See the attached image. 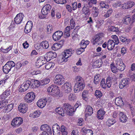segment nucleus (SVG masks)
Wrapping results in <instances>:
<instances>
[{
    "label": "nucleus",
    "mask_w": 135,
    "mask_h": 135,
    "mask_svg": "<svg viewBox=\"0 0 135 135\" xmlns=\"http://www.w3.org/2000/svg\"><path fill=\"white\" fill-rule=\"evenodd\" d=\"M112 71L114 73H116L117 70L120 71H123L125 68V66L121 59H119L116 61V64L115 66L113 65H110Z\"/></svg>",
    "instance_id": "nucleus-1"
},
{
    "label": "nucleus",
    "mask_w": 135,
    "mask_h": 135,
    "mask_svg": "<svg viewBox=\"0 0 135 135\" xmlns=\"http://www.w3.org/2000/svg\"><path fill=\"white\" fill-rule=\"evenodd\" d=\"M74 50L72 49H69L65 50L64 52H62L60 56L61 61L66 62L68 60V58L70 57L74 53Z\"/></svg>",
    "instance_id": "nucleus-2"
},
{
    "label": "nucleus",
    "mask_w": 135,
    "mask_h": 135,
    "mask_svg": "<svg viewBox=\"0 0 135 135\" xmlns=\"http://www.w3.org/2000/svg\"><path fill=\"white\" fill-rule=\"evenodd\" d=\"M47 91L49 94L54 96L59 93V89L57 86L55 85H52L47 88Z\"/></svg>",
    "instance_id": "nucleus-3"
},
{
    "label": "nucleus",
    "mask_w": 135,
    "mask_h": 135,
    "mask_svg": "<svg viewBox=\"0 0 135 135\" xmlns=\"http://www.w3.org/2000/svg\"><path fill=\"white\" fill-rule=\"evenodd\" d=\"M15 64L12 61H8L6 64L3 67V70L5 74L8 73L11 69L15 66Z\"/></svg>",
    "instance_id": "nucleus-4"
},
{
    "label": "nucleus",
    "mask_w": 135,
    "mask_h": 135,
    "mask_svg": "<svg viewBox=\"0 0 135 135\" xmlns=\"http://www.w3.org/2000/svg\"><path fill=\"white\" fill-rule=\"evenodd\" d=\"M62 107L67 114L69 115H72L73 113L75 112V110H74L72 106L68 103L64 104Z\"/></svg>",
    "instance_id": "nucleus-5"
},
{
    "label": "nucleus",
    "mask_w": 135,
    "mask_h": 135,
    "mask_svg": "<svg viewBox=\"0 0 135 135\" xmlns=\"http://www.w3.org/2000/svg\"><path fill=\"white\" fill-rule=\"evenodd\" d=\"M35 97V94L33 92H29L25 96L24 100L27 103H30L34 100Z\"/></svg>",
    "instance_id": "nucleus-6"
},
{
    "label": "nucleus",
    "mask_w": 135,
    "mask_h": 135,
    "mask_svg": "<svg viewBox=\"0 0 135 135\" xmlns=\"http://www.w3.org/2000/svg\"><path fill=\"white\" fill-rule=\"evenodd\" d=\"M54 82L56 84L61 85L65 82V78L61 75L58 74L56 76Z\"/></svg>",
    "instance_id": "nucleus-7"
},
{
    "label": "nucleus",
    "mask_w": 135,
    "mask_h": 135,
    "mask_svg": "<svg viewBox=\"0 0 135 135\" xmlns=\"http://www.w3.org/2000/svg\"><path fill=\"white\" fill-rule=\"evenodd\" d=\"M103 35V34L101 33H99L98 34L95 35L91 40L92 44L93 45H95L99 41L100 42H102V37Z\"/></svg>",
    "instance_id": "nucleus-8"
},
{
    "label": "nucleus",
    "mask_w": 135,
    "mask_h": 135,
    "mask_svg": "<svg viewBox=\"0 0 135 135\" xmlns=\"http://www.w3.org/2000/svg\"><path fill=\"white\" fill-rule=\"evenodd\" d=\"M41 130L43 131V133L46 135L51 134L52 131L50 128L47 124H43L41 125L40 128Z\"/></svg>",
    "instance_id": "nucleus-9"
},
{
    "label": "nucleus",
    "mask_w": 135,
    "mask_h": 135,
    "mask_svg": "<svg viewBox=\"0 0 135 135\" xmlns=\"http://www.w3.org/2000/svg\"><path fill=\"white\" fill-rule=\"evenodd\" d=\"M23 122V119L22 118L19 117H16L14 118L11 123V125L14 127L19 126Z\"/></svg>",
    "instance_id": "nucleus-10"
},
{
    "label": "nucleus",
    "mask_w": 135,
    "mask_h": 135,
    "mask_svg": "<svg viewBox=\"0 0 135 135\" xmlns=\"http://www.w3.org/2000/svg\"><path fill=\"white\" fill-rule=\"evenodd\" d=\"M63 35V32L62 31H57L52 35L53 39L55 41H58L60 39Z\"/></svg>",
    "instance_id": "nucleus-11"
},
{
    "label": "nucleus",
    "mask_w": 135,
    "mask_h": 135,
    "mask_svg": "<svg viewBox=\"0 0 135 135\" xmlns=\"http://www.w3.org/2000/svg\"><path fill=\"white\" fill-rule=\"evenodd\" d=\"M71 87V83L66 82L62 86V88L64 90L65 93H68L72 90Z\"/></svg>",
    "instance_id": "nucleus-12"
},
{
    "label": "nucleus",
    "mask_w": 135,
    "mask_h": 135,
    "mask_svg": "<svg viewBox=\"0 0 135 135\" xmlns=\"http://www.w3.org/2000/svg\"><path fill=\"white\" fill-rule=\"evenodd\" d=\"M85 86V84L80 83H75L74 86V91L75 93H78L82 90Z\"/></svg>",
    "instance_id": "nucleus-13"
},
{
    "label": "nucleus",
    "mask_w": 135,
    "mask_h": 135,
    "mask_svg": "<svg viewBox=\"0 0 135 135\" xmlns=\"http://www.w3.org/2000/svg\"><path fill=\"white\" fill-rule=\"evenodd\" d=\"M130 80L129 78H126L123 79L121 81L120 84L119 85V88L123 89L124 87L128 85L130 83Z\"/></svg>",
    "instance_id": "nucleus-14"
},
{
    "label": "nucleus",
    "mask_w": 135,
    "mask_h": 135,
    "mask_svg": "<svg viewBox=\"0 0 135 135\" xmlns=\"http://www.w3.org/2000/svg\"><path fill=\"white\" fill-rule=\"evenodd\" d=\"M51 6L49 4H46L44 6L41 10L42 15H46L49 13L51 10Z\"/></svg>",
    "instance_id": "nucleus-15"
},
{
    "label": "nucleus",
    "mask_w": 135,
    "mask_h": 135,
    "mask_svg": "<svg viewBox=\"0 0 135 135\" xmlns=\"http://www.w3.org/2000/svg\"><path fill=\"white\" fill-rule=\"evenodd\" d=\"M52 128L54 135H59L60 134V128L57 123L54 124L53 125Z\"/></svg>",
    "instance_id": "nucleus-16"
},
{
    "label": "nucleus",
    "mask_w": 135,
    "mask_h": 135,
    "mask_svg": "<svg viewBox=\"0 0 135 135\" xmlns=\"http://www.w3.org/2000/svg\"><path fill=\"white\" fill-rule=\"evenodd\" d=\"M24 17V15L22 13L18 14L14 18L15 22L17 24H20L22 21Z\"/></svg>",
    "instance_id": "nucleus-17"
},
{
    "label": "nucleus",
    "mask_w": 135,
    "mask_h": 135,
    "mask_svg": "<svg viewBox=\"0 0 135 135\" xmlns=\"http://www.w3.org/2000/svg\"><path fill=\"white\" fill-rule=\"evenodd\" d=\"M64 40H61L59 43L54 44L51 47L52 50L56 51L60 49L63 44V42Z\"/></svg>",
    "instance_id": "nucleus-18"
},
{
    "label": "nucleus",
    "mask_w": 135,
    "mask_h": 135,
    "mask_svg": "<svg viewBox=\"0 0 135 135\" xmlns=\"http://www.w3.org/2000/svg\"><path fill=\"white\" fill-rule=\"evenodd\" d=\"M28 109L27 105L24 103H21L18 107V110L21 112L25 113L26 112Z\"/></svg>",
    "instance_id": "nucleus-19"
},
{
    "label": "nucleus",
    "mask_w": 135,
    "mask_h": 135,
    "mask_svg": "<svg viewBox=\"0 0 135 135\" xmlns=\"http://www.w3.org/2000/svg\"><path fill=\"white\" fill-rule=\"evenodd\" d=\"M32 22L30 21L27 22L25 29V32L26 33H28L31 31L32 27Z\"/></svg>",
    "instance_id": "nucleus-20"
},
{
    "label": "nucleus",
    "mask_w": 135,
    "mask_h": 135,
    "mask_svg": "<svg viewBox=\"0 0 135 135\" xmlns=\"http://www.w3.org/2000/svg\"><path fill=\"white\" fill-rule=\"evenodd\" d=\"M120 121L123 123L126 122L128 118L123 112H120L119 114Z\"/></svg>",
    "instance_id": "nucleus-21"
},
{
    "label": "nucleus",
    "mask_w": 135,
    "mask_h": 135,
    "mask_svg": "<svg viewBox=\"0 0 135 135\" xmlns=\"http://www.w3.org/2000/svg\"><path fill=\"white\" fill-rule=\"evenodd\" d=\"M115 42L114 41L112 40H109L107 43V48L109 50H111L114 47Z\"/></svg>",
    "instance_id": "nucleus-22"
},
{
    "label": "nucleus",
    "mask_w": 135,
    "mask_h": 135,
    "mask_svg": "<svg viewBox=\"0 0 135 135\" xmlns=\"http://www.w3.org/2000/svg\"><path fill=\"white\" fill-rule=\"evenodd\" d=\"M115 103L118 106H123L124 105V103L122 100V97H120L116 98Z\"/></svg>",
    "instance_id": "nucleus-23"
},
{
    "label": "nucleus",
    "mask_w": 135,
    "mask_h": 135,
    "mask_svg": "<svg viewBox=\"0 0 135 135\" xmlns=\"http://www.w3.org/2000/svg\"><path fill=\"white\" fill-rule=\"evenodd\" d=\"M47 101L44 99H40L37 102V105L41 108H44L46 105Z\"/></svg>",
    "instance_id": "nucleus-24"
},
{
    "label": "nucleus",
    "mask_w": 135,
    "mask_h": 135,
    "mask_svg": "<svg viewBox=\"0 0 135 135\" xmlns=\"http://www.w3.org/2000/svg\"><path fill=\"white\" fill-rule=\"evenodd\" d=\"M105 113V112L104 110L102 109L99 110L97 112V117L99 119H103Z\"/></svg>",
    "instance_id": "nucleus-25"
},
{
    "label": "nucleus",
    "mask_w": 135,
    "mask_h": 135,
    "mask_svg": "<svg viewBox=\"0 0 135 135\" xmlns=\"http://www.w3.org/2000/svg\"><path fill=\"white\" fill-rule=\"evenodd\" d=\"M83 13L85 15H89L90 14V11L89 8L86 7V5H84L82 9Z\"/></svg>",
    "instance_id": "nucleus-26"
},
{
    "label": "nucleus",
    "mask_w": 135,
    "mask_h": 135,
    "mask_svg": "<svg viewBox=\"0 0 135 135\" xmlns=\"http://www.w3.org/2000/svg\"><path fill=\"white\" fill-rule=\"evenodd\" d=\"M86 112V115L87 116V115H91L93 113V110L92 108L90 106H88L85 110Z\"/></svg>",
    "instance_id": "nucleus-27"
},
{
    "label": "nucleus",
    "mask_w": 135,
    "mask_h": 135,
    "mask_svg": "<svg viewBox=\"0 0 135 135\" xmlns=\"http://www.w3.org/2000/svg\"><path fill=\"white\" fill-rule=\"evenodd\" d=\"M64 110L62 107H59L56 108V111L61 116L64 117L65 116L64 113L65 112Z\"/></svg>",
    "instance_id": "nucleus-28"
},
{
    "label": "nucleus",
    "mask_w": 135,
    "mask_h": 135,
    "mask_svg": "<svg viewBox=\"0 0 135 135\" xmlns=\"http://www.w3.org/2000/svg\"><path fill=\"white\" fill-rule=\"evenodd\" d=\"M120 40L123 42H125L127 44H128L130 42L131 40L129 39H127V38L122 36H121L119 37Z\"/></svg>",
    "instance_id": "nucleus-29"
},
{
    "label": "nucleus",
    "mask_w": 135,
    "mask_h": 135,
    "mask_svg": "<svg viewBox=\"0 0 135 135\" xmlns=\"http://www.w3.org/2000/svg\"><path fill=\"white\" fill-rule=\"evenodd\" d=\"M124 23L127 25L132 24L133 22L132 20L129 16H126L124 18Z\"/></svg>",
    "instance_id": "nucleus-30"
},
{
    "label": "nucleus",
    "mask_w": 135,
    "mask_h": 135,
    "mask_svg": "<svg viewBox=\"0 0 135 135\" xmlns=\"http://www.w3.org/2000/svg\"><path fill=\"white\" fill-rule=\"evenodd\" d=\"M116 122V120L113 119H109L106 122V124L108 127H110Z\"/></svg>",
    "instance_id": "nucleus-31"
},
{
    "label": "nucleus",
    "mask_w": 135,
    "mask_h": 135,
    "mask_svg": "<svg viewBox=\"0 0 135 135\" xmlns=\"http://www.w3.org/2000/svg\"><path fill=\"white\" fill-rule=\"evenodd\" d=\"M113 78L112 77H108L106 79V86L108 88H109L111 85V81L113 80Z\"/></svg>",
    "instance_id": "nucleus-32"
},
{
    "label": "nucleus",
    "mask_w": 135,
    "mask_h": 135,
    "mask_svg": "<svg viewBox=\"0 0 135 135\" xmlns=\"http://www.w3.org/2000/svg\"><path fill=\"white\" fill-rule=\"evenodd\" d=\"M38 60L41 61V62L42 63L41 64H40L39 65V67H41L43 65L45 64L46 61V58L45 56H40L39 57Z\"/></svg>",
    "instance_id": "nucleus-33"
},
{
    "label": "nucleus",
    "mask_w": 135,
    "mask_h": 135,
    "mask_svg": "<svg viewBox=\"0 0 135 135\" xmlns=\"http://www.w3.org/2000/svg\"><path fill=\"white\" fill-rule=\"evenodd\" d=\"M82 97L83 99L86 101L88 99V92L86 90H84L82 94Z\"/></svg>",
    "instance_id": "nucleus-34"
},
{
    "label": "nucleus",
    "mask_w": 135,
    "mask_h": 135,
    "mask_svg": "<svg viewBox=\"0 0 135 135\" xmlns=\"http://www.w3.org/2000/svg\"><path fill=\"white\" fill-rule=\"evenodd\" d=\"M7 102L5 100L0 101V108L2 109L5 107V109L6 107V105H7Z\"/></svg>",
    "instance_id": "nucleus-35"
},
{
    "label": "nucleus",
    "mask_w": 135,
    "mask_h": 135,
    "mask_svg": "<svg viewBox=\"0 0 135 135\" xmlns=\"http://www.w3.org/2000/svg\"><path fill=\"white\" fill-rule=\"evenodd\" d=\"M108 29L109 31H111L117 32L119 31V29L118 27H115L114 26H109Z\"/></svg>",
    "instance_id": "nucleus-36"
},
{
    "label": "nucleus",
    "mask_w": 135,
    "mask_h": 135,
    "mask_svg": "<svg viewBox=\"0 0 135 135\" xmlns=\"http://www.w3.org/2000/svg\"><path fill=\"white\" fill-rule=\"evenodd\" d=\"M42 47L45 49H48L49 46V44L48 42L46 41H42L41 43Z\"/></svg>",
    "instance_id": "nucleus-37"
},
{
    "label": "nucleus",
    "mask_w": 135,
    "mask_h": 135,
    "mask_svg": "<svg viewBox=\"0 0 135 135\" xmlns=\"http://www.w3.org/2000/svg\"><path fill=\"white\" fill-rule=\"evenodd\" d=\"M94 95L97 98H100L102 95V92L99 90H95Z\"/></svg>",
    "instance_id": "nucleus-38"
},
{
    "label": "nucleus",
    "mask_w": 135,
    "mask_h": 135,
    "mask_svg": "<svg viewBox=\"0 0 135 135\" xmlns=\"http://www.w3.org/2000/svg\"><path fill=\"white\" fill-rule=\"evenodd\" d=\"M9 95V92L7 90H6L1 95V97L2 98L5 99Z\"/></svg>",
    "instance_id": "nucleus-39"
},
{
    "label": "nucleus",
    "mask_w": 135,
    "mask_h": 135,
    "mask_svg": "<svg viewBox=\"0 0 135 135\" xmlns=\"http://www.w3.org/2000/svg\"><path fill=\"white\" fill-rule=\"evenodd\" d=\"M54 65V63L51 62H49L47 63L45 65V68L46 69H49L52 67H53Z\"/></svg>",
    "instance_id": "nucleus-40"
},
{
    "label": "nucleus",
    "mask_w": 135,
    "mask_h": 135,
    "mask_svg": "<svg viewBox=\"0 0 135 135\" xmlns=\"http://www.w3.org/2000/svg\"><path fill=\"white\" fill-rule=\"evenodd\" d=\"M26 86L24 85V84H22L20 86V88L19 89V91L20 92H22L25 91L28 89H26Z\"/></svg>",
    "instance_id": "nucleus-41"
},
{
    "label": "nucleus",
    "mask_w": 135,
    "mask_h": 135,
    "mask_svg": "<svg viewBox=\"0 0 135 135\" xmlns=\"http://www.w3.org/2000/svg\"><path fill=\"white\" fill-rule=\"evenodd\" d=\"M76 83H80L82 84H84L83 79L80 76H77L76 77Z\"/></svg>",
    "instance_id": "nucleus-42"
},
{
    "label": "nucleus",
    "mask_w": 135,
    "mask_h": 135,
    "mask_svg": "<svg viewBox=\"0 0 135 135\" xmlns=\"http://www.w3.org/2000/svg\"><path fill=\"white\" fill-rule=\"evenodd\" d=\"M13 105L12 104H9L7 105V107H6L5 109L7 111V112H9L13 109Z\"/></svg>",
    "instance_id": "nucleus-43"
},
{
    "label": "nucleus",
    "mask_w": 135,
    "mask_h": 135,
    "mask_svg": "<svg viewBox=\"0 0 135 135\" xmlns=\"http://www.w3.org/2000/svg\"><path fill=\"white\" fill-rule=\"evenodd\" d=\"M89 42L88 41H85L84 40H83L80 42V45H83L86 48L87 45L89 44Z\"/></svg>",
    "instance_id": "nucleus-44"
},
{
    "label": "nucleus",
    "mask_w": 135,
    "mask_h": 135,
    "mask_svg": "<svg viewBox=\"0 0 135 135\" xmlns=\"http://www.w3.org/2000/svg\"><path fill=\"white\" fill-rule=\"evenodd\" d=\"M47 53H48L51 59H53L54 58L56 57L57 56L55 52H50Z\"/></svg>",
    "instance_id": "nucleus-45"
},
{
    "label": "nucleus",
    "mask_w": 135,
    "mask_h": 135,
    "mask_svg": "<svg viewBox=\"0 0 135 135\" xmlns=\"http://www.w3.org/2000/svg\"><path fill=\"white\" fill-rule=\"evenodd\" d=\"M56 3L61 4H65L66 3V0H54Z\"/></svg>",
    "instance_id": "nucleus-46"
},
{
    "label": "nucleus",
    "mask_w": 135,
    "mask_h": 135,
    "mask_svg": "<svg viewBox=\"0 0 135 135\" xmlns=\"http://www.w3.org/2000/svg\"><path fill=\"white\" fill-rule=\"evenodd\" d=\"M102 63L101 62H99L98 60H97L94 62V65L97 68H99L102 66Z\"/></svg>",
    "instance_id": "nucleus-47"
},
{
    "label": "nucleus",
    "mask_w": 135,
    "mask_h": 135,
    "mask_svg": "<svg viewBox=\"0 0 135 135\" xmlns=\"http://www.w3.org/2000/svg\"><path fill=\"white\" fill-rule=\"evenodd\" d=\"M35 86L37 87H38L41 86H42V85L41 83L42 80L40 81H39L37 80H35Z\"/></svg>",
    "instance_id": "nucleus-48"
},
{
    "label": "nucleus",
    "mask_w": 135,
    "mask_h": 135,
    "mask_svg": "<svg viewBox=\"0 0 135 135\" xmlns=\"http://www.w3.org/2000/svg\"><path fill=\"white\" fill-rule=\"evenodd\" d=\"M41 83L42 85H45L48 84L50 81V80L49 79H45L42 80Z\"/></svg>",
    "instance_id": "nucleus-49"
},
{
    "label": "nucleus",
    "mask_w": 135,
    "mask_h": 135,
    "mask_svg": "<svg viewBox=\"0 0 135 135\" xmlns=\"http://www.w3.org/2000/svg\"><path fill=\"white\" fill-rule=\"evenodd\" d=\"M100 5L102 8H108L109 7V6L107 4H106L104 2H101L100 3Z\"/></svg>",
    "instance_id": "nucleus-50"
},
{
    "label": "nucleus",
    "mask_w": 135,
    "mask_h": 135,
    "mask_svg": "<svg viewBox=\"0 0 135 135\" xmlns=\"http://www.w3.org/2000/svg\"><path fill=\"white\" fill-rule=\"evenodd\" d=\"M113 6L115 8H117L118 7L121 6V3L119 1L114 2L113 3Z\"/></svg>",
    "instance_id": "nucleus-51"
},
{
    "label": "nucleus",
    "mask_w": 135,
    "mask_h": 135,
    "mask_svg": "<svg viewBox=\"0 0 135 135\" xmlns=\"http://www.w3.org/2000/svg\"><path fill=\"white\" fill-rule=\"evenodd\" d=\"M70 23L71 29H72L74 28L75 25V24L74 20L73 17L71 18V19L70 20Z\"/></svg>",
    "instance_id": "nucleus-52"
},
{
    "label": "nucleus",
    "mask_w": 135,
    "mask_h": 135,
    "mask_svg": "<svg viewBox=\"0 0 135 135\" xmlns=\"http://www.w3.org/2000/svg\"><path fill=\"white\" fill-rule=\"evenodd\" d=\"M30 80H28L26 81L23 84L24 85L26 86V89H28L30 85L29 84Z\"/></svg>",
    "instance_id": "nucleus-53"
},
{
    "label": "nucleus",
    "mask_w": 135,
    "mask_h": 135,
    "mask_svg": "<svg viewBox=\"0 0 135 135\" xmlns=\"http://www.w3.org/2000/svg\"><path fill=\"white\" fill-rule=\"evenodd\" d=\"M100 85L101 86L102 88H106V84L105 82V79H103L101 81Z\"/></svg>",
    "instance_id": "nucleus-54"
},
{
    "label": "nucleus",
    "mask_w": 135,
    "mask_h": 135,
    "mask_svg": "<svg viewBox=\"0 0 135 135\" xmlns=\"http://www.w3.org/2000/svg\"><path fill=\"white\" fill-rule=\"evenodd\" d=\"M77 33V32H75V31H73L72 33V38L73 39H74L75 38H76L78 37V35Z\"/></svg>",
    "instance_id": "nucleus-55"
},
{
    "label": "nucleus",
    "mask_w": 135,
    "mask_h": 135,
    "mask_svg": "<svg viewBox=\"0 0 135 135\" xmlns=\"http://www.w3.org/2000/svg\"><path fill=\"white\" fill-rule=\"evenodd\" d=\"M35 82V80L34 79L31 80V81L30 80L29 84L31 88H33L34 87Z\"/></svg>",
    "instance_id": "nucleus-56"
},
{
    "label": "nucleus",
    "mask_w": 135,
    "mask_h": 135,
    "mask_svg": "<svg viewBox=\"0 0 135 135\" xmlns=\"http://www.w3.org/2000/svg\"><path fill=\"white\" fill-rule=\"evenodd\" d=\"M40 112H39V111H36L33 113V115L34 118H36L38 117L40 115Z\"/></svg>",
    "instance_id": "nucleus-57"
},
{
    "label": "nucleus",
    "mask_w": 135,
    "mask_h": 135,
    "mask_svg": "<svg viewBox=\"0 0 135 135\" xmlns=\"http://www.w3.org/2000/svg\"><path fill=\"white\" fill-rule=\"evenodd\" d=\"M52 30V26L51 25H49L47 26V30L48 33H51V31Z\"/></svg>",
    "instance_id": "nucleus-58"
},
{
    "label": "nucleus",
    "mask_w": 135,
    "mask_h": 135,
    "mask_svg": "<svg viewBox=\"0 0 135 135\" xmlns=\"http://www.w3.org/2000/svg\"><path fill=\"white\" fill-rule=\"evenodd\" d=\"M45 58L46 60V62L49 61L51 59L50 55H49L48 53H47L46 54L45 56Z\"/></svg>",
    "instance_id": "nucleus-59"
},
{
    "label": "nucleus",
    "mask_w": 135,
    "mask_h": 135,
    "mask_svg": "<svg viewBox=\"0 0 135 135\" xmlns=\"http://www.w3.org/2000/svg\"><path fill=\"white\" fill-rule=\"evenodd\" d=\"M81 105V104L79 102H77V103L73 108L74 110H75V111L76 110V109L78 108L80 105Z\"/></svg>",
    "instance_id": "nucleus-60"
},
{
    "label": "nucleus",
    "mask_w": 135,
    "mask_h": 135,
    "mask_svg": "<svg viewBox=\"0 0 135 135\" xmlns=\"http://www.w3.org/2000/svg\"><path fill=\"white\" fill-rule=\"evenodd\" d=\"M75 98V96L72 93L70 94L69 96V99L71 101L74 100Z\"/></svg>",
    "instance_id": "nucleus-61"
},
{
    "label": "nucleus",
    "mask_w": 135,
    "mask_h": 135,
    "mask_svg": "<svg viewBox=\"0 0 135 135\" xmlns=\"http://www.w3.org/2000/svg\"><path fill=\"white\" fill-rule=\"evenodd\" d=\"M113 39L115 41V44L118 45L119 42V41L117 36L116 35H114L113 36Z\"/></svg>",
    "instance_id": "nucleus-62"
},
{
    "label": "nucleus",
    "mask_w": 135,
    "mask_h": 135,
    "mask_svg": "<svg viewBox=\"0 0 135 135\" xmlns=\"http://www.w3.org/2000/svg\"><path fill=\"white\" fill-rule=\"evenodd\" d=\"M127 3L128 6L129 8L132 7L134 4V3L133 2L129 1Z\"/></svg>",
    "instance_id": "nucleus-63"
},
{
    "label": "nucleus",
    "mask_w": 135,
    "mask_h": 135,
    "mask_svg": "<svg viewBox=\"0 0 135 135\" xmlns=\"http://www.w3.org/2000/svg\"><path fill=\"white\" fill-rule=\"evenodd\" d=\"M66 8L68 12H71L72 11V7L69 5H66Z\"/></svg>",
    "instance_id": "nucleus-64"
}]
</instances>
